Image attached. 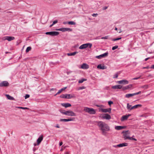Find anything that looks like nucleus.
I'll use <instances>...</instances> for the list:
<instances>
[{
    "instance_id": "nucleus-1",
    "label": "nucleus",
    "mask_w": 154,
    "mask_h": 154,
    "mask_svg": "<svg viewBox=\"0 0 154 154\" xmlns=\"http://www.w3.org/2000/svg\"><path fill=\"white\" fill-rule=\"evenodd\" d=\"M96 122L103 135H106L107 133L106 131L110 130V127L105 123L101 121L97 122Z\"/></svg>"
},
{
    "instance_id": "nucleus-2",
    "label": "nucleus",
    "mask_w": 154,
    "mask_h": 154,
    "mask_svg": "<svg viewBox=\"0 0 154 154\" xmlns=\"http://www.w3.org/2000/svg\"><path fill=\"white\" fill-rule=\"evenodd\" d=\"M60 112L62 114L66 116H76L75 113L71 110L65 111L64 112L60 111Z\"/></svg>"
},
{
    "instance_id": "nucleus-3",
    "label": "nucleus",
    "mask_w": 154,
    "mask_h": 154,
    "mask_svg": "<svg viewBox=\"0 0 154 154\" xmlns=\"http://www.w3.org/2000/svg\"><path fill=\"white\" fill-rule=\"evenodd\" d=\"M84 110L90 114H94L96 113L95 110L93 108H91L87 107L84 108Z\"/></svg>"
},
{
    "instance_id": "nucleus-4",
    "label": "nucleus",
    "mask_w": 154,
    "mask_h": 154,
    "mask_svg": "<svg viewBox=\"0 0 154 154\" xmlns=\"http://www.w3.org/2000/svg\"><path fill=\"white\" fill-rule=\"evenodd\" d=\"M92 46V44L91 43H88L82 44L81 45L79 48L80 49H83L87 48L89 46L90 48H91Z\"/></svg>"
},
{
    "instance_id": "nucleus-5",
    "label": "nucleus",
    "mask_w": 154,
    "mask_h": 154,
    "mask_svg": "<svg viewBox=\"0 0 154 154\" xmlns=\"http://www.w3.org/2000/svg\"><path fill=\"white\" fill-rule=\"evenodd\" d=\"M98 110L100 112L105 113L108 112L110 113L111 112V109L109 108V109H104L102 108H99Z\"/></svg>"
},
{
    "instance_id": "nucleus-6",
    "label": "nucleus",
    "mask_w": 154,
    "mask_h": 154,
    "mask_svg": "<svg viewBox=\"0 0 154 154\" xmlns=\"http://www.w3.org/2000/svg\"><path fill=\"white\" fill-rule=\"evenodd\" d=\"M108 52L107 51L106 52L103 54H102L99 56H96V57L98 59H100L102 58L105 57H107L108 55Z\"/></svg>"
},
{
    "instance_id": "nucleus-7",
    "label": "nucleus",
    "mask_w": 154,
    "mask_h": 154,
    "mask_svg": "<svg viewBox=\"0 0 154 154\" xmlns=\"http://www.w3.org/2000/svg\"><path fill=\"white\" fill-rule=\"evenodd\" d=\"M128 131H123L122 132V133H124L123 134V137L125 140L128 139L129 138V133L128 132Z\"/></svg>"
},
{
    "instance_id": "nucleus-8",
    "label": "nucleus",
    "mask_w": 154,
    "mask_h": 154,
    "mask_svg": "<svg viewBox=\"0 0 154 154\" xmlns=\"http://www.w3.org/2000/svg\"><path fill=\"white\" fill-rule=\"evenodd\" d=\"M117 83L120 84H123L124 85L127 84L129 83V82L126 79L118 81Z\"/></svg>"
},
{
    "instance_id": "nucleus-9",
    "label": "nucleus",
    "mask_w": 154,
    "mask_h": 154,
    "mask_svg": "<svg viewBox=\"0 0 154 154\" xmlns=\"http://www.w3.org/2000/svg\"><path fill=\"white\" fill-rule=\"evenodd\" d=\"M60 31H61L62 32H65L66 31H72V29L69 28H60L57 30Z\"/></svg>"
},
{
    "instance_id": "nucleus-10",
    "label": "nucleus",
    "mask_w": 154,
    "mask_h": 154,
    "mask_svg": "<svg viewBox=\"0 0 154 154\" xmlns=\"http://www.w3.org/2000/svg\"><path fill=\"white\" fill-rule=\"evenodd\" d=\"M9 85V83L7 81H3L0 83V87H7Z\"/></svg>"
},
{
    "instance_id": "nucleus-11",
    "label": "nucleus",
    "mask_w": 154,
    "mask_h": 154,
    "mask_svg": "<svg viewBox=\"0 0 154 154\" xmlns=\"http://www.w3.org/2000/svg\"><path fill=\"white\" fill-rule=\"evenodd\" d=\"M102 118L103 119L108 120L110 119L111 118L110 116L107 113L104 114L102 116Z\"/></svg>"
},
{
    "instance_id": "nucleus-12",
    "label": "nucleus",
    "mask_w": 154,
    "mask_h": 154,
    "mask_svg": "<svg viewBox=\"0 0 154 154\" xmlns=\"http://www.w3.org/2000/svg\"><path fill=\"white\" fill-rule=\"evenodd\" d=\"M43 138V135L40 136L37 140V143L38 145H39L42 140Z\"/></svg>"
},
{
    "instance_id": "nucleus-13",
    "label": "nucleus",
    "mask_w": 154,
    "mask_h": 154,
    "mask_svg": "<svg viewBox=\"0 0 154 154\" xmlns=\"http://www.w3.org/2000/svg\"><path fill=\"white\" fill-rule=\"evenodd\" d=\"M131 116V114H128V115H125L122 116L121 118V121H123L125 120H127L129 117Z\"/></svg>"
},
{
    "instance_id": "nucleus-14",
    "label": "nucleus",
    "mask_w": 154,
    "mask_h": 154,
    "mask_svg": "<svg viewBox=\"0 0 154 154\" xmlns=\"http://www.w3.org/2000/svg\"><path fill=\"white\" fill-rule=\"evenodd\" d=\"M74 118H71L69 119H60V122H67L71 121L74 120Z\"/></svg>"
},
{
    "instance_id": "nucleus-15",
    "label": "nucleus",
    "mask_w": 154,
    "mask_h": 154,
    "mask_svg": "<svg viewBox=\"0 0 154 154\" xmlns=\"http://www.w3.org/2000/svg\"><path fill=\"white\" fill-rule=\"evenodd\" d=\"M89 68V65L85 63H83L81 66V68L84 69H87Z\"/></svg>"
},
{
    "instance_id": "nucleus-16",
    "label": "nucleus",
    "mask_w": 154,
    "mask_h": 154,
    "mask_svg": "<svg viewBox=\"0 0 154 154\" xmlns=\"http://www.w3.org/2000/svg\"><path fill=\"white\" fill-rule=\"evenodd\" d=\"M122 88V86L121 85H116L113 86L112 87V88L113 89H121Z\"/></svg>"
},
{
    "instance_id": "nucleus-17",
    "label": "nucleus",
    "mask_w": 154,
    "mask_h": 154,
    "mask_svg": "<svg viewBox=\"0 0 154 154\" xmlns=\"http://www.w3.org/2000/svg\"><path fill=\"white\" fill-rule=\"evenodd\" d=\"M61 105L65 108L69 107L71 106V105L69 103H61Z\"/></svg>"
},
{
    "instance_id": "nucleus-18",
    "label": "nucleus",
    "mask_w": 154,
    "mask_h": 154,
    "mask_svg": "<svg viewBox=\"0 0 154 154\" xmlns=\"http://www.w3.org/2000/svg\"><path fill=\"white\" fill-rule=\"evenodd\" d=\"M128 143H120L117 145L118 147H122L123 146H128Z\"/></svg>"
},
{
    "instance_id": "nucleus-19",
    "label": "nucleus",
    "mask_w": 154,
    "mask_h": 154,
    "mask_svg": "<svg viewBox=\"0 0 154 154\" xmlns=\"http://www.w3.org/2000/svg\"><path fill=\"white\" fill-rule=\"evenodd\" d=\"M124 128V127L121 126H116L115 127V129L117 130H120Z\"/></svg>"
},
{
    "instance_id": "nucleus-20",
    "label": "nucleus",
    "mask_w": 154,
    "mask_h": 154,
    "mask_svg": "<svg viewBox=\"0 0 154 154\" xmlns=\"http://www.w3.org/2000/svg\"><path fill=\"white\" fill-rule=\"evenodd\" d=\"M6 97L8 99H9L10 100H15V99L14 97L10 96V95H9L8 94H6Z\"/></svg>"
},
{
    "instance_id": "nucleus-21",
    "label": "nucleus",
    "mask_w": 154,
    "mask_h": 154,
    "mask_svg": "<svg viewBox=\"0 0 154 154\" xmlns=\"http://www.w3.org/2000/svg\"><path fill=\"white\" fill-rule=\"evenodd\" d=\"M134 93L133 94H127L125 95V97L127 98H129L130 97H133L134 96Z\"/></svg>"
},
{
    "instance_id": "nucleus-22",
    "label": "nucleus",
    "mask_w": 154,
    "mask_h": 154,
    "mask_svg": "<svg viewBox=\"0 0 154 154\" xmlns=\"http://www.w3.org/2000/svg\"><path fill=\"white\" fill-rule=\"evenodd\" d=\"M7 38V40L8 41H11L15 39L14 37L13 36H8Z\"/></svg>"
},
{
    "instance_id": "nucleus-23",
    "label": "nucleus",
    "mask_w": 154,
    "mask_h": 154,
    "mask_svg": "<svg viewBox=\"0 0 154 154\" xmlns=\"http://www.w3.org/2000/svg\"><path fill=\"white\" fill-rule=\"evenodd\" d=\"M142 105L141 104H137L136 105L132 107L131 108V110H132L134 109H136L138 107H141L142 106Z\"/></svg>"
},
{
    "instance_id": "nucleus-24",
    "label": "nucleus",
    "mask_w": 154,
    "mask_h": 154,
    "mask_svg": "<svg viewBox=\"0 0 154 154\" xmlns=\"http://www.w3.org/2000/svg\"><path fill=\"white\" fill-rule=\"evenodd\" d=\"M78 53L77 52H74L71 53H69L67 54V55L68 56H74L75 54Z\"/></svg>"
},
{
    "instance_id": "nucleus-25",
    "label": "nucleus",
    "mask_w": 154,
    "mask_h": 154,
    "mask_svg": "<svg viewBox=\"0 0 154 154\" xmlns=\"http://www.w3.org/2000/svg\"><path fill=\"white\" fill-rule=\"evenodd\" d=\"M97 68L100 69H105V66H102L101 64H99L98 65Z\"/></svg>"
},
{
    "instance_id": "nucleus-26",
    "label": "nucleus",
    "mask_w": 154,
    "mask_h": 154,
    "mask_svg": "<svg viewBox=\"0 0 154 154\" xmlns=\"http://www.w3.org/2000/svg\"><path fill=\"white\" fill-rule=\"evenodd\" d=\"M52 36H56L59 34V32L57 31H52Z\"/></svg>"
},
{
    "instance_id": "nucleus-27",
    "label": "nucleus",
    "mask_w": 154,
    "mask_h": 154,
    "mask_svg": "<svg viewBox=\"0 0 154 154\" xmlns=\"http://www.w3.org/2000/svg\"><path fill=\"white\" fill-rule=\"evenodd\" d=\"M75 97L74 95L70 94H67V99H69L72 98H75Z\"/></svg>"
},
{
    "instance_id": "nucleus-28",
    "label": "nucleus",
    "mask_w": 154,
    "mask_h": 154,
    "mask_svg": "<svg viewBox=\"0 0 154 154\" xmlns=\"http://www.w3.org/2000/svg\"><path fill=\"white\" fill-rule=\"evenodd\" d=\"M60 98H62L67 99V94H62L60 96Z\"/></svg>"
},
{
    "instance_id": "nucleus-29",
    "label": "nucleus",
    "mask_w": 154,
    "mask_h": 154,
    "mask_svg": "<svg viewBox=\"0 0 154 154\" xmlns=\"http://www.w3.org/2000/svg\"><path fill=\"white\" fill-rule=\"evenodd\" d=\"M87 80V79H83L81 80H80L79 81V83H81Z\"/></svg>"
},
{
    "instance_id": "nucleus-30",
    "label": "nucleus",
    "mask_w": 154,
    "mask_h": 154,
    "mask_svg": "<svg viewBox=\"0 0 154 154\" xmlns=\"http://www.w3.org/2000/svg\"><path fill=\"white\" fill-rule=\"evenodd\" d=\"M67 23L71 25H74L75 24V22L73 21H72L68 22Z\"/></svg>"
},
{
    "instance_id": "nucleus-31",
    "label": "nucleus",
    "mask_w": 154,
    "mask_h": 154,
    "mask_svg": "<svg viewBox=\"0 0 154 154\" xmlns=\"http://www.w3.org/2000/svg\"><path fill=\"white\" fill-rule=\"evenodd\" d=\"M134 137V136L133 135L132 136V137H129L128 140H134L136 141L137 140V139L133 138V137Z\"/></svg>"
},
{
    "instance_id": "nucleus-32",
    "label": "nucleus",
    "mask_w": 154,
    "mask_h": 154,
    "mask_svg": "<svg viewBox=\"0 0 154 154\" xmlns=\"http://www.w3.org/2000/svg\"><path fill=\"white\" fill-rule=\"evenodd\" d=\"M31 49V47H28L27 48L26 52V53L28 52L29 51H30Z\"/></svg>"
},
{
    "instance_id": "nucleus-33",
    "label": "nucleus",
    "mask_w": 154,
    "mask_h": 154,
    "mask_svg": "<svg viewBox=\"0 0 154 154\" xmlns=\"http://www.w3.org/2000/svg\"><path fill=\"white\" fill-rule=\"evenodd\" d=\"M121 38H122L121 37H120V38H116L113 39L112 40V41H116L117 40H120V39H121Z\"/></svg>"
},
{
    "instance_id": "nucleus-34",
    "label": "nucleus",
    "mask_w": 154,
    "mask_h": 154,
    "mask_svg": "<svg viewBox=\"0 0 154 154\" xmlns=\"http://www.w3.org/2000/svg\"><path fill=\"white\" fill-rule=\"evenodd\" d=\"M127 90L130 89L132 87V85H128L126 86Z\"/></svg>"
},
{
    "instance_id": "nucleus-35",
    "label": "nucleus",
    "mask_w": 154,
    "mask_h": 154,
    "mask_svg": "<svg viewBox=\"0 0 154 154\" xmlns=\"http://www.w3.org/2000/svg\"><path fill=\"white\" fill-rule=\"evenodd\" d=\"M118 73H116L114 75H113V78H117V77H118Z\"/></svg>"
},
{
    "instance_id": "nucleus-36",
    "label": "nucleus",
    "mask_w": 154,
    "mask_h": 154,
    "mask_svg": "<svg viewBox=\"0 0 154 154\" xmlns=\"http://www.w3.org/2000/svg\"><path fill=\"white\" fill-rule=\"evenodd\" d=\"M131 105H129V104L128 103H127V108L128 109H130V110H131Z\"/></svg>"
},
{
    "instance_id": "nucleus-37",
    "label": "nucleus",
    "mask_w": 154,
    "mask_h": 154,
    "mask_svg": "<svg viewBox=\"0 0 154 154\" xmlns=\"http://www.w3.org/2000/svg\"><path fill=\"white\" fill-rule=\"evenodd\" d=\"M109 36V35H107L106 36H105L104 37H103L101 38V39H108Z\"/></svg>"
},
{
    "instance_id": "nucleus-38",
    "label": "nucleus",
    "mask_w": 154,
    "mask_h": 154,
    "mask_svg": "<svg viewBox=\"0 0 154 154\" xmlns=\"http://www.w3.org/2000/svg\"><path fill=\"white\" fill-rule=\"evenodd\" d=\"M118 47V45H115V46H113L112 47V50H115Z\"/></svg>"
},
{
    "instance_id": "nucleus-39",
    "label": "nucleus",
    "mask_w": 154,
    "mask_h": 154,
    "mask_svg": "<svg viewBox=\"0 0 154 154\" xmlns=\"http://www.w3.org/2000/svg\"><path fill=\"white\" fill-rule=\"evenodd\" d=\"M52 31L51 32H47L45 33L46 34V35H52Z\"/></svg>"
},
{
    "instance_id": "nucleus-40",
    "label": "nucleus",
    "mask_w": 154,
    "mask_h": 154,
    "mask_svg": "<svg viewBox=\"0 0 154 154\" xmlns=\"http://www.w3.org/2000/svg\"><path fill=\"white\" fill-rule=\"evenodd\" d=\"M85 88V87L84 86H82L79 87L78 88V90H82Z\"/></svg>"
},
{
    "instance_id": "nucleus-41",
    "label": "nucleus",
    "mask_w": 154,
    "mask_h": 154,
    "mask_svg": "<svg viewBox=\"0 0 154 154\" xmlns=\"http://www.w3.org/2000/svg\"><path fill=\"white\" fill-rule=\"evenodd\" d=\"M141 93V91H139V92H138L134 93V95L135 96V95H136L140 94Z\"/></svg>"
},
{
    "instance_id": "nucleus-42",
    "label": "nucleus",
    "mask_w": 154,
    "mask_h": 154,
    "mask_svg": "<svg viewBox=\"0 0 154 154\" xmlns=\"http://www.w3.org/2000/svg\"><path fill=\"white\" fill-rule=\"evenodd\" d=\"M18 108L21 109H27L28 108L27 107H17Z\"/></svg>"
},
{
    "instance_id": "nucleus-43",
    "label": "nucleus",
    "mask_w": 154,
    "mask_h": 154,
    "mask_svg": "<svg viewBox=\"0 0 154 154\" xmlns=\"http://www.w3.org/2000/svg\"><path fill=\"white\" fill-rule=\"evenodd\" d=\"M62 91H61V90L60 89L59 90L58 92L55 95V96L59 94L60 93H61Z\"/></svg>"
},
{
    "instance_id": "nucleus-44",
    "label": "nucleus",
    "mask_w": 154,
    "mask_h": 154,
    "mask_svg": "<svg viewBox=\"0 0 154 154\" xmlns=\"http://www.w3.org/2000/svg\"><path fill=\"white\" fill-rule=\"evenodd\" d=\"M7 37H8V36H5V37H3L2 38V39L3 40H7V38H8Z\"/></svg>"
},
{
    "instance_id": "nucleus-45",
    "label": "nucleus",
    "mask_w": 154,
    "mask_h": 154,
    "mask_svg": "<svg viewBox=\"0 0 154 154\" xmlns=\"http://www.w3.org/2000/svg\"><path fill=\"white\" fill-rule=\"evenodd\" d=\"M108 103L109 105V106H110L113 103V102L112 101H108Z\"/></svg>"
},
{
    "instance_id": "nucleus-46",
    "label": "nucleus",
    "mask_w": 154,
    "mask_h": 154,
    "mask_svg": "<svg viewBox=\"0 0 154 154\" xmlns=\"http://www.w3.org/2000/svg\"><path fill=\"white\" fill-rule=\"evenodd\" d=\"M122 90L124 91L126 90H127L126 86H125L124 87H122Z\"/></svg>"
},
{
    "instance_id": "nucleus-47",
    "label": "nucleus",
    "mask_w": 154,
    "mask_h": 154,
    "mask_svg": "<svg viewBox=\"0 0 154 154\" xmlns=\"http://www.w3.org/2000/svg\"><path fill=\"white\" fill-rule=\"evenodd\" d=\"M96 106H97V107H100V108L101 107H103V105H96Z\"/></svg>"
},
{
    "instance_id": "nucleus-48",
    "label": "nucleus",
    "mask_w": 154,
    "mask_h": 154,
    "mask_svg": "<svg viewBox=\"0 0 154 154\" xmlns=\"http://www.w3.org/2000/svg\"><path fill=\"white\" fill-rule=\"evenodd\" d=\"M29 94H26V95L25 96V98L27 99L28 98H29Z\"/></svg>"
},
{
    "instance_id": "nucleus-49",
    "label": "nucleus",
    "mask_w": 154,
    "mask_h": 154,
    "mask_svg": "<svg viewBox=\"0 0 154 154\" xmlns=\"http://www.w3.org/2000/svg\"><path fill=\"white\" fill-rule=\"evenodd\" d=\"M57 22H58V21L57 20H55L53 22V24L54 25V24L57 23Z\"/></svg>"
},
{
    "instance_id": "nucleus-50",
    "label": "nucleus",
    "mask_w": 154,
    "mask_h": 154,
    "mask_svg": "<svg viewBox=\"0 0 154 154\" xmlns=\"http://www.w3.org/2000/svg\"><path fill=\"white\" fill-rule=\"evenodd\" d=\"M97 14H92V15L93 16V17H96L97 15Z\"/></svg>"
},
{
    "instance_id": "nucleus-51",
    "label": "nucleus",
    "mask_w": 154,
    "mask_h": 154,
    "mask_svg": "<svg viewBox=\"0 0 154 154\" xmlns=\"http://www.w3.org/2000/svg\"><path fill=\"white\" fill-rule=\"evenodd\" d=\"M66 88V87H64L62 88V89H61L60 90H61V91H63Z\"/></svg>"
},
{
    "instance_id": "nucleus-52",
    "label": "nucleus",
    "mask_w": 154,
    "mask_h": 154,
    "mask_svg": "<svg viewBox=\"0 0 154 154\" xmlns=\"http://www.w3.org/2000/svg\"><path fill=\"white\" fill-rule=\"evenodd\" d=\"M108 8V7L107 6H105L103 7V10H105L107 9Z\"/></svg>"
},
{
    "instance_id": "nucleus-53",
    "label": "nucleus",
    "mask_w": 154,
    "mask_h": 154,
    "mask_svg": "<svg viewBox=\"0 0 154 154\" xmlns=\"http://www.w3.org/2000/svg\"><path fill=\"white\" fill-rule=\"evenodd\" d=\"M140 78V77L134 78L133 79V80H137V79H139Z\"/></svg>"
},
{
    "instance_id": "nucleus-54",
    "label": "nucleus",
    "mask_w": 154,
    "mask_h": 154,
    "mask_svg": "<svg viewBox=\"0 0 154 154\" xmlns=\"http://www.w3.org/2000/svg\"><path fill=\"white\" fill-rule=\"evenodd\" d=\"M55 127L58 128H60L59 125L58 124H57L55 126Z\"/></svg>"
},
{
    "instance_id": "nucleus-55",
    "label": "nucleus",
    "mask_w": 154,
    "mask_h": 154,
    "mask_svg": "<svg viewBox=\"0 0 154 154\" xmlns=\"http://www.w3.org/2000/svg\"><path fill=\"white\" fill-rule=\"evenodd\" d=\"M150 68L151 69H154V64L152 65Z\"/></svg>"
},
{
    "instance_id": "nucleus-56",
    "label": "nucleus",
    "mask_w": 154,
    "mask_h": 154,
    "mask_svg": "<svg viewBox=\"0 0 154 154\" xmlns=\"http://www.w3.org/2000/svg\"><path fill=\"white\" fill-rule=\"evenodd\" d=\"M63 144V143L62 142H61L59 143V145L60 146H61Z\"/></svg>"
},
{
    "instance_id": "nucleus-57",
    "label": "nucleus",
    "mask_w": 154,
    "mask_h": 154,
    "mask_svg": "<svg viewBox=\"0 0 154 154\" xmlns=\"http://www.w3.org/2000/svg\"><path fill=\"white\" fill-rule=\"evenodd\" d=\"M143 69H148V68H149V67L148 66H146V67H144L143 68Z\"/></svg>"
},
{
    "instance_id": "nucleus-58",
    "label": "nucleus",
    "mask_w": 154,
    "mask_h": 154,
    "mask_svg": "<svg viewBox=\"0 0 154 154\" xmlns=\"http://www.w3.org/2000/svg\"><path fill=\"white\" fill-rule=\"evenodd\" d=\"M50 65H54V63L52 62H51L50 63Z\"/></svg>"
},
{
    "instance_id": "nucleus-59",
    "label": "nucleus",
    "mask_w": 154,
    "mask_h": 154,
    "mask_svg": "<svg viewBox=\"0 0 154 154\" xmlns=\"http://www.w3.org/2000/svg\"><path fill=\"white\" fill-rule=\"evenodd\" d=\"M149 57L145 59V61H147L149 59Z\"/></svg>"
},
{
    "instance_id": "nucleus-60",
    "label": "nucleus",
    "mask_w": 154,
    "mask_h": 154,
    "mask_svg": "<svg viewBox=\"0 0 154 154\" xmlns=\"http://www.w3.org/2000/svg\"><path fill=\"white\" fill-rule=\"evenodd\" d=\"M117 146V145H114V146H113V147H116H116H118V146Z\"/></svg>"
},
{
    "instance_id": "nucleus-61",
    "label": "nucleus",
    "mask_w": 154,
    "mask_h": 154,
    "mask_svg": "<svg viewBox=\"0 0 154 154\" xmlns=\"http://www.w3.org/2000/svg\"><path fill=\"white\" fill-rule=\"evenodd\" d=\"M54 25V24H53L52 23V24L50 26V27H51L52 26H53V25Z\"/></svg>"
},
{
    "instance_id": "nucleus-62",
    "label": "nucleus",
    "mask_w": 154,
    "mask_h": 154,
    "mask_svg": "<svg viewBox=\"0 0 154 154\" xmlns=\"http://www.w3.org/2000/svg\"><path fill=\"white\" fill-rule=\"evenodd\" d=\"M68 23V22H64L63 23L64 24H66L67 23Z\"/></svg>"
},
{
    "instance_id": "nucleus-63",
    "label": "nucleus",
    "mask_w": 154,
    "mask_h": 154,
    "mask_svg": "<svg viewBox=\"0 0 154 154\" xmlns=\"http://www.w3.org/2000/svg\"><path fill=\"white\" fill-rule=\"evenodd\" d=\"M115 30H117V28L116 27V28H115Z\"/></svg>"
},
{
    "instance_id": "nucleus-64",
    "label": "nucleus",
    "mask_w": 154,
    "mask_h": 154,
    "mask_svg": "<svg viewBox=\"0 0 154 154\" xmlns=\"http://www.w3.org/2000/svg\"><path fill=\"white\" fill-rule=\"evenodd\" d=\"M9 53V52H5V54H7L8 53Z\"/></svg>"
}]
</instances>
